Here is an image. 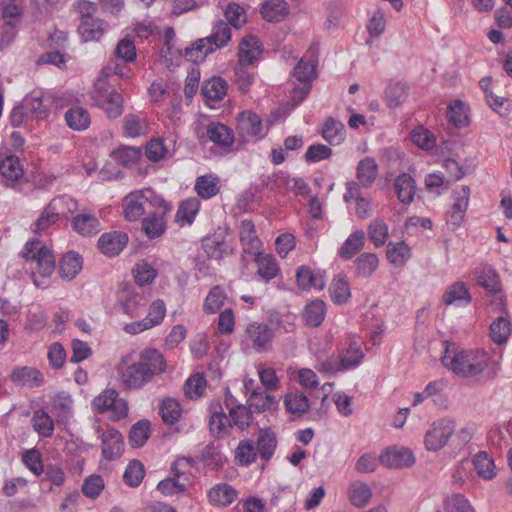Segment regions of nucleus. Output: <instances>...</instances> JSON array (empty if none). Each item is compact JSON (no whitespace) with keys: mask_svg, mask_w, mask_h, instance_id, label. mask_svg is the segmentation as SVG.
<instances>
[{"mask_svg":"<svg viewBox=\"0 0 512 512\" xmlns=\"http://www.w3.org/2000/svg\"><path fill=\"white\" fill-rule=\"evenodd\" d=\"M441 362L459 377L475 379L483 374L494 377L498 371L490 354L483 349L450 350L446 347Z\"/></svg>","mask_w":512,"mask_h":512,"instance_id":"1","label":"nucleus"},{"mask_svg":"<svg viewBox=\"0 0 512 512\" xmlns=\"http://www.w3.org/2000/svg\"><path fill=\"white\" fill-rule=\"evenodd\" d=\"M128 359L123 357L118 366L121 383L127 389H141L166 369V361L156 349L142 351L137 361L129 363Z\"/></svg>","mask_w":512,"mask_h":512,"instance_id":"2","label":"nucleus"},{"mask_svg":"<svg viewBox=\"0 0 512 512\" xmlns=\"http://www.w3.org/2000/svg\"><path fill=\"white\" fill-rule=\"evenodd\" d=\"M21 255L31 271L36 286H41L43 284L41 279L50 277L55 270V257L52 251L38 239L28 241Z\"/></svg>","mask_w":512,"mask_h":512,"instance_id":"3","label":"nucleus"},{"mask_svg":"<svg viewBox=\"0 0 512 512\" xmlns=\"http://www.w3.org/2000/svg\"><path fill=\"white\" fill-rule=\"evenodd\" d=\"M231 39V29L227 22L218 21L210 36L197 40L184 49L183 57L191 62L203 61L206 56L228 44Z\"/></svg>","mask_w":512,"mask_h":512,"instance_id":"4","label":"nucleus"},{"mask_svg":"<svg viewBox=\"0 0 512 512\" xmlns=\"http://www.w3.org/2000/svg\"><path fill=\"white\" fill-rule=\"evenodd\" d=\"M317 53L318 46L312 45L293 69L292 78L300 84L290 93L294 105L300 104L310 93L311 83L317 77Z\"/></svg>","mask_w":512,"mask_h":512,"instance_id":"5","label":"nucleus"},{"mask_svg":"<svg viewBox=\"0 0 512 512\" xmlns=\"http://www.w3.org/2000/svg\"><path fill=\"white\" fill-rule=\"evenodd\" d=\"M159 206L164 210H170V205L152 189L146 188L142 190L132 191L123 199L124 217L128 221L139 220L146 211V206Z\"/></svg>","mask_w":512,"mask_h":512,"instance_id":"6","label":"nucleus"},{"mask_svg":"<svg viewBox=\"0 0 512 512\" xmlns=\"http://www.w3.org/2000/svg\"><path fill=\"white\" fill-rule=\"evenodd\" d=\"M456 423L453 418H441L434 421L424 436V445L428 451H439L445 447L454 434Z\"/></svg>","mask_w":512,"mask_h":512,"instance_id":"7","label":"nucleus"},{"mask_svg":"<svg viewBox=\"0 0 512 512\" xmlns=\"http://www.w3.org/2000/svg\"><path fill=\"white\" fill-rule=\"evenodd\" d=\"M92 100L111 119L118 118L123 113L122 95L104 83L95 85Z\"/></svg>","mask_w":512,"mask_h":512,"instance_id":"8","label":"nucleus"},{"mask_svg":"<svg viewBox=\"0 0 512 512\" xmlns=\"http://www.w3.org/2000/svg\"><path fill=\"white\" fill-rule=\"evenodd\" d=\"M93 409L98 413H109L113 421L123 419L128 414V405L124 399L118 397L114 389H106L92 401Z\"/></svg>","mask_w":512,"mask_h":512,"instance_id":"9","label":"nucleus"},{"mask_svg":"<svg viewBox=\"0 0 512 512\" xmlns=\"http://www.w3.org/2000/svg\"><path fill=\"white\" fill-rule=\"evenodd\" d=\"M237 131L245 141L257 140L264 136L261 118L251 111H244L239 114Z\"/></svg>","mask_w":512,"mask_h":512,"instance_id":"10","label":"nucleus"},{"mask_svg":"<svg viewBox=\"0 0 512 512\" xmlns=\"http://www.w3.org/2000/svg\"><path fill=\"white\" fill-rule=\"evenodd\" d=\"M246 334L257 352L267 351L274 337L273 330L266 324L259 322L249 323L246 327Z\"/></svg>","mask_w":512,"mask_h":512,"instance_id":"11","label":"nucleus"},{"mask_svg":"<svg viewBox=\"0 0 512 512\" xmlns=\"http://www.w3.org/2000/svg\"><path fill=\"white\" fill-rule=\"evenodd\" d=\"M470 188L468 186H461L453 192L454 204L447 218V223L453 229L460 226L469 205Z\"/></svg>","mask_w":512,"mask_h":512,"instance_id":"12","label":"nucleus"},{"mask_svg":"<svg viewBox=\"0 0 512 512\" xmlns=\"http://www.w3.org/2000/svg\"><path fill=\"white\" fill-rule=\"evenodd\" d=\"M379 461L387 468H403L411 466L415 462V457L407 448L391 447L380 454Z\"/></svg>","mask_w":512,"mask_h":512,"instance_id":"13","label":"nucleus"},{"mask_svg":"<svg viewBox=\"0 0 512 512\" xmlns=\"http://www.w3.org/2000/svg\"><path fill=\"white\" fill-rule=\"evenodd\" d=\"M225 405L229 411V417L231 421L239 429L243 430L252 423V414L254 413L253 409L249 407L248 404L235 405V399L228 390L226 391Z\"/></svg>","mask_w":512,"mask_h":512,"instance_id":"14","label":"nucleus"},{"mask_svg":"<svg viewBox=\"0 0 512 512\" xmlns=\"http://www.w3.org/2000/svg\"><path fill=\"white\" fill-rule=\"evenodd\" d=\"M239 239L245 254L256 255L262 248L255 225L250 220H242L239 225Z\"/></svg>","mask_w":512,"mask_h":512,"instance_id":"15","label":"nucleus"},{"mask_svg":"<svg viewBox=\"0 0 512 512\" xmlns=\"http://www.w3.org/2000/svg\"><path fill=\"white\" fill-rule=\"evenodd\" d=\"M128 236L120 231L104 233L98 239L100 251L108 257L118 255L127 245Z\"/></svg>","mask_w":512,"mask_h":512,"instance_id":"16","label":"nucleus"},{"mask_svg":"<svg viewBox=\"0 0 512 512\" xmlns=\"http://www.w3.org/2000/svg\"><path fill=\"white\" fill-rule=\"evenodd\" d=\"M157 211L150 213L142 220V230L149 239L161 237L166 231L165 214L168 210L156 206Z\"/></svg>","mask_w":512,"mask_h":512,"instance_id":"17","label":"nucleus"},{"mask_svg":"<svg viewBox=\"0 0 512 512\" xmlns=\"http://www.w3.org/2000/svg\"><path fill=\"white\" fill-rule=\"evenodd\" d=\"M102 454L107 460H114L121 456L124 449L122 435L116 429H108L102 436Z\"/></svg>","mask_w":512,"mask_h":512,"instance_id":"18","label":"nucleus"},{"mask_svg":"<svg viewBox=\"0 0 512 512\" xmlns=\"http://www.w3.org/2000/svg\"><path fill=\"white\" fill-rule=\"evenodd\" d=\"M472 297L469 289L463 282H455L443 294V302L445 305H454L457 307L467 306L471 303Z\"/></svg>","mask_w":512,"mask_h":512,"instance_id":"19","label":"nucleus"},{"mask_svg":"<svg viewBox=\"0 0 512 512\" xmlns=\"http://www.w3.org/2000/svg\"><path fill=\"white\" fill-rule=\"evenodd\" d=\"M206 133L207 138L218 146L228 148L234 143L233 131L222 123H209Z\"/></svg>","mask_w":512,"mask_h":512,"instance_id":"20","label":"nucleus"},{"mask_svg":"<svg viewBox=\"0 0 512 512\" xmlns=\"http://www.w3.org/2000/svg\"><path fill=\"white\" fill-rule=\"evenodd\" d=\"M72 227L82 236H92L101 230L99 220L91 213H80L73 217Z\"/></svg>","mask_w":512,"mask_h":512,"instance_id":"21","label":"nucleus"},{"mask_svg":"<svg viewBox=\"0 0 512 512\" xmlns=\"http://www.w3.org/2000/svg\"><path fill=\"white\" fill-rule=\"evenodd\" d=\"M149 131L148 121L145 116L127 114L123 119V133L128 138L144 136Z\"/></svg>","mask_w":512,"mask_h":512,"instance_id":"22","label":"nucleus"},{"mask_svg":"<svg viewBox=\"0 0 512 512\" xmlns=\"http://www.w3.org/2000/svg\"><path fill=\"white\" fill-rule=\"evenodd\" d=\"M11 378L14 383L30 388L38 387L44 381V376L39 370L27 366L14 369Z\"/></svg>","mask_w":512,"mask_h":512,"instance_id":"23","label":"nucleus"},{"mask_svg":"<svg viewBox=\"0 0 512 512\" xmlns=\"http://www.w3.org/2000/svg\"><path fill=\"white\" fill-rule=\"evenodd\" d=\"M365 233L363 230L352 232L338 250V255L344 260L352 259L360 252L365 244Z\"/></svg>","mask_w":512,"mask_h":512,"instance_id":"24","label":"nucleus"},{"mask_svg":"<svg viewBox=\"0 0 512 512\" xmlns=\"http://www.w3.org/2000/svg\"><path fill=\"white\" fill-rule=\"evenodd\" d=\"M237 495V491L226 483L217 484L208 492L209 501L214 506H228L236 500Z\"/></svg>","mask_w":512,"mask_h":512,"instance_id":"25","label":"nucleus"},{"mask_svg":"<svg viewBox=\"0 0 512 512\" xmlns=\"http://www.w3.org/2000/svg\"><path fill=\"white\" fill-rule=\"evenodd\" d=\"M378 175V165L374 158L365 157L357 165V180L364 188H369L374 183Z\"/></svg>","mask_w":512,"mask_h":512,"instance_id":"26","label":"nucleus"},{"mask_svg":"<svg viewBox=\"0 0 512 512\" xmlns=\"http://www.w3.org/2000/svg\"><path fill=\"white\" fill-rule=\"evenodd\" d=\"M187 464L186 459H178L174 462L172 466V470L174 471L175 477H169L162 481H160L157 485L158 491H160L165 496H171L182 492L185 489V483L179 481L180 472L178 467Z\"/></svg>","mask_w":512,"mask_h":512,"instance_id":"27","label":"nucleus"},{"mask_svg":"<svg viewBox=\"0 0 512 512\" xmlns=\"http://www.w3.org/2000/svg\"><path fill=\"white\" fill-rule=\"evenodd\" d=\"M0 175L7 185L16 183L24 175L23 167L16 156H8L0 162Z\"/></svg>","mask_w":512,"mask_h":512,"instance_id":"28","label":"nucleus"},{"mask_svg":"<svg viewBox=\"0 0 512 512\" xmlns=\"http://www.w3.org/2000/svg\"><path fill=\"white\" fill-rule=\"evenodd\" d=\"M326 316V304L316 299L308 303L302 313L304 323L309 327H318Z\"/></svg>","mask_w":512,"mask_h":512,"instance_id":"29","label":"nucleus"},{"mask_svg":"<svg viewBox=\"0 0 512 512\" xmlns=\"http://www.w3.org/2000/svg\"><path fill=\"white\" fill-rule=\"evenodd\" d=\"M195 191L203 199H210L220 191V179L215 174L199 176L195 182Z\"/></svg>","mask_w":512,"mask_h":512,"instance_id":"30","label":"nucleus"},{"mask_svg":"<svg viewBox=\"0 0 512 512\" xmlns=\"http://www.w3.org/2000/svg\"><path fill=\"white\" fill-rule=\"evenodd\" d=\"M289 13L285 0H267L261 7L262 17L269 22H280Z\"/></svg>","mask_w":512,"mask_h":512,"instance_id":"31","label":"nucleus"},{"mask_svg":"<svg viewBox=\"0 0 512 512\" xmlns=\"http://www.w3.org/2000/svg\"><path fill=\"white\" fill-rule=\"evenodd\" d=\"M202 247L206 255L215 260L222 259L228 251V245L222 233H215L205 237L202 241Z\"/></svg>","mask_w":512,"mask_h":512,"instance_id":"32","label":"nucleus"},{"mask_svg":"<svg viewBox=\"0 0 512 512\" xmlns=\"http://www.w3.org/2000/svg\"><path fill=\"white\" fill-rule=\"evenodd\" d=\"M348 498L354 507L363 508L370 502L372 490L366 483L354 481L348 487Z\"/></svg>","mask_w":512,"mask_h":512,"instance_id":"33","label":"nucleus"},{"mask_svg":"<svg viewBox=\"0 0 512 512\" xmlns=\"http://www.w3.org/2000/svg\"><path fill=\"white\" fill-rule=\"evenodd\" d=\"M298 286L302 289L315 288L322 290L325 287V279L321 273H313L307 266H300L296 272Z\"/></svg>","mask_w":512,"mask_h":512,"instance_id":"34","label":"nucleus"},{"mask_svg":"<svg viewBox=\"0 0 512 512\" xmlns=\"http://www.w3.org/2000/svg\"><path fill=\"white\" fill-rule=\"evenodd\" d=\"M82 257L76 252L65 254L59 264L61 278L72 280L82 269Z\"/></svg>","mask_w":512,"mask_h":512,"instance_id":"35","label":"nucleus"},{"mask_svg":"<svg viewBox=\"0 0 512 512\" xmlns=\"http://www.w3.org/2000/svg\"><path fill=\"white\" fill-rule=\"evenodd\" d=\"M477 284L490 293H498L501 290L499 275L490 266H484L475 272Z\"/></svg>","mask_w":512,"mask_h":512,"instance_id":"36","label":"nucleus"},{"mask_svg":"<svg viewBox=\"0 0 512 512\" xmlns=\"http://www.w3.org/2000/svg\"><path fill=\"white\" fill-rule=\"evenodd\" d=\"M400 202L410 204L414 200L416 185L414 179L406 173L399 175L394 183Z\"/></svg>","mask_w":512,"mask_h":512,"instance_id":"37","label":"nucleus"},{"mask_svg":"<svg viewBox=\"0 0 512 512\" xmlns=\"http://www.w3.org/2000/svg\"><path fill=\"white\" fill-rule=\"evenodd\" d=\"M159 411L165 424L174 425L180 420L183 408L177 399L169 397L161 401Z\"/></svg>","mask_w":512,"mask_h":512,"instance_id":"38","label":"nucleus"},{"mask_svg":"<svg viewBox=\"0 0 512 512\" xmlns=\"http://www.w3.org/2000/svg\"><path fill=\"white\" fill-rule=\"evenodd\" d=\"M277 400L274 395L269 393V390L260 389L253 391L248 396L247 404L253 409L255 413H261L271 409L276 405Z\"/></svg>","mask_w":512,"mask_h":512,"instance_id":"39","label":"nucleus"},{"mask_svg":"<svg viewBox=\"0 0 512 512\" xmlns=\"http://www.w3.org/2000/svg\"><path fill=\"white\" fill-rule=\"evenodd\" d=\"M379 259L375 253L365 252L354 261L355 274L357 277L368 278L378 268Z\"/></svg>","mask_w":512,"mask_h":512,"instance_id":"40","label":"nucleus"},{"mask_svg":"<svg viewBox=\"0 0 512 512\" xmlns=\"http://www.w3.org/2000/svg\"><path fill=\"white\" fill-rule=\"evenodd\" d=\"M260 52L258 38L255 36L246 37L239 46V62L243 65H251L258 58Z\"/></svg>","mask_w":512,"mask_h":512,"instance_id":"41","label":"nucleus"},{"mask_svg":"<svg viewBox=\"0 0 512 512\" xmlns=\"http://www.w3.org/2000/svg\"><path fill=\"white\" fill-rule=\"evenodd\" d=\"M473 465L479 477L484 480H491L496 475L494 460L487 452H478L473 458Z\"/></svg>","mask_w":512,"mask_h":512,"instance_id":"42","label":"nucleus"},{"mask_svg":"<svg viewBox=\"0 0 512 512\" xmlns=\"http://www.w3.org/2000/svg\"><path fill=\"white\" fill-rule=\"evenodd\" d=\"M322 137L331 145H339L345 139V126L340 121L328 118L322 129Z\"/></svg>","mask_w":512,"mask_h":512,"instance_id":"43","label":"nucleus"},{"mask_svg":"<svg viewBox=\"0 0 512 512\" xmlns=\"http://www.w3.org/2000/svg\"><path fill=\"white\" fill-rule=\"evenodd\" d=\"M408 87L401 82H390L384 91V100L389 108L402 105L407 98Z\"/></svg>","mask_w":512,"mask_h":512,"instance_id":"44","label":"nucleus"},{"mask_svg":"<svg viewBox=\"0 0 512 512\" xmlns=\"http://www.w3.org/2000/svg\"><path fill=\"white\" fill-rule=\"evenodd\" d=\"M105 22L100 19L81 20L78 31L83 41H98L105 31Z\"/></svg>","mask_w":512,"mask_h":512,"instance_id":"45","label":"nucleus"},{"mask_svg":"<svg viewBox=\"0 0 512 512\" xmlns=\"http://www.w3.org/2000/svg\"><path fill=\"white\" fill-rule=\"evenodd\" d=\"M65 120L67 125L75 131L86 130L91 123L88 111L79 106L67 110Z\"/></svg>","mask_w":512,"mask_h":512,"instance_id":"46","label":"nucleus"},{"mask_svg":"<svg viewBox=\"0 0 512 512\" xmlns=\"http://www.w3.org/2000/svg\"><path fill=\"white\" fill-rule=\"evenodd\" d=\"M448 122L457 127L462 128L469 124L468 108L460 100L452 101L447 109Z\"/></svg>","mask_w":512,"mask_h":512,"instance_id":"47","label":"nucleus"},{"mask_svg":"<svg viewBox=\"0 0 512 512\" xmlns=\"http://www.w3.org/2000/svg\"><path fill=\"white\" fill-rule=\"evenodd\" d=\"M255 256L257 264V271L261 278L270 281L277 276L279 271L276 260L268 254H263L260 251Z\"/></svg>","mask_w":512,"mask_h":512,"instance_id":"48","label":"nucleus"},{"mask_svg":"<svg viewBox=\"0 0 512 512\" xmlns=\"http://www.w3.org/2000/svg\"><path fill=\"white\" fill-rule=\"evenodd\" d=\"M364 357L361 345L358 341H351L348 348L342 351L340 355V365L343 370L355 368L360 364Z\"/></svg>","mask_w":512,"mask_h":512,"instance_id":"49","label":"nucleus"},{"mask_svg":"<svg viewBox=\"0 0 512 512\" xmlns=\"http://www.w3.org/2000/svg\"><path fill=\"white\" fill-rule=\"evenodd\" d=\"M512 333L511 321L503 316L498 317L490 324V336L496 344H504Z\"/></svg>","mask_w":512,"mask_h":512,"instance_id":"50","label":"nucleus"},{"mask_svg":"<svg viewBox=\"0 0 512 512\" xmlns=\"http://www.w3.org/2000/svg\"><path fill=\"white\" fill-rule=\"evenodd\" d=\"M33 429L41 437H51L54 432V421L51 416L44 410L38 409L33 413L31 419Z\"/></svg>","mask_w":512,"mask_h":512,"instance_id":"51","label":"nucleus"},{"mask_svg":"<svg viewBox=\"0 0 512 512\" xmlns=\"http://www.w3.org/2000/svg\"><path fill=\"white\" fill-rule=\"evenodd\" d=\"M200 205V201L196 197L182 201L176 213V220L182 225L192 224L200 210Z\"/></svg>","mask_w":512,"mask_h":512,"instance_id":"52","label":"nucleus"},{"mask_svg":"<svg viewBox=\"0 0 512 512\" xmlns=\"http://www.w3.org/2000/svg\"><path fill=\"white\" fill-rule=\"evenodd\" d=\"M330 294L334 303L343 304L348 301L351 292L346 276L338 274L334 277L330 286Z\"/></svg>","mask_w":512,"mask_h":512,"instance_id":"53","label":"nucleus"},{"mask_svg":"<svg viewBox=\"0 0 512 512\" xmlns=\"http://www.w3.org/2000/svg\"><path fill=\"white\" fill-rule=\"evenodd\" d=\"M227 91V83L220 77H213L206 80L201 88L204 97L211 100H221Z\"/></svg>","mask_w":512,"mask_h":512,"instance_id":"54","label":"nucleus"},{"mask_svg":"<svg viewBox=\"0 0 512 512\" xmlns=\"http://www.w3.org/2000/svg\"><path fill=\"white\" fill-rule=\"evenodd\" d=\"M411 256V249L405 242L389 243L387 258L395 266L404 265Z\"/></svg>","mask_w":512,"mask_h":512,"instance_id":"55","label":"nucleus"},{"mask_svg":"<svg viewBox=\"0 0 512 512\" xmlns=\"http://www.w3.org/2000/svg\"><path fill=\"white\" fill-rule=\"evenodd\" d=\"M231 427V419H229L223 411L212 413L209 421V429L215 437H224L229 433Z\"/></svg>","mask_w":512,"mask_h":512,"instance_id":"56","label":"nucleus"},{"mask_svg":"<svg viewBox=\"0 0 512 512\" xmlns=\"http://www.w3.org/2000/svg\"><path fill=\"white\" fill-rule=\"evenodd\" d=\"M58 203L59 201H50V203L46 206V208L43 210L39 218L37 219L35 223V229L34 231L36 233L45 230L52 224L56 223L59 219V212H58Z\"/></svg>","mask_w":512,"mask_h":512,"instance_id":"57","label":"nucleus"},{"mask_svg":"<svg viewBox=\"0 0 512 512\" xmlns=\"http://www.w3.org/2000/svg\"><path fill=\"white\" fill-rule=\"evenodd\" d=\"M226 298V293L220 286L212 287L205 298L203 310L208 314H215L222 308Z\"/></svg>","mask_w":512,"mask_h":512,"instance_id":"58","label":"nucleus"},{"mask_svg":"<svg viewBox=\"0 0 512 512\" xmlns=\"http://www.w3.org/2000/svg\"><path fill=\"white\" fill-rule=\"evenodd\" d=\"M286 410L291 414L301 415L309 409V400L301 392H290L285 396Z\"/></svg>","mask_w":512,"mask_h":512,"instance_id":"59","label":"nucleus"},{"mask_svg":"<svg viewBox=\"0 0 512 512\" xmlns=\"http://www.w3.org/2000/svg\"><path fill=\"white\" fill-rule=\"evenodd\" d=\"M275 434L269 430H260L257 439V448L262 459H270L276 449Z\"/></svg>","mask_w":512,"mask_h":512,"instance_id":"60","label":"nucleus"},{"mask_svg":"<svg viewBox=\"0 0 512 512\" xmlns=\"http://www.w3.org/2000/svg\"><path fill=\"white\" fill-rule=\"evenodd\" d=\"M444 512H475L470 501L462 494H452L443 501Z\"/></svg>","mask_w":512,"mask_h":512,"instance_id":"61","label":"nucleus"},{"mask_svg":"<svg viewBox=\"0 0 512 512\" xmlns=\"http://www.w3.org/2000/svg\"><path fill=\"white\" fill-rule=\"evenodd\" d=\"M370 241L376 246H383L388 238V226L383 219L376 218L368 226Z\"/></svg>","mask_w":512,"mask_h":512,"instance_id":"62","label":"nucleus"},{"mask_svg":"<svg viewBox=\"0 0 512 512\" xmlns=\"http://www.w3.org/2000/svg\"><path fill=\"white\" fill-rule=\"evenodd\" d=\"M150 423L147 420H141L135 423L129 434V442L132 447L143 446L149 438Z\"/></svg>","mask_w":512,"mask_h":512,"instance_id":"63","label":"nucleus"},{"mask_svg":"<svg viewBox=\"0 0 512 512\" xmlns=\"http://www.w3.org/2000/svg\"><path fill=\"white\" fill-rule=\"evenodd\" d=\"M145 475L144 466L138 460H132L126 467L123 475L124 482L130 487H137L141 484Z\"/></svg>","mask_w":512,"mask_h":512,"instance_id":"64","label":"nucleus"}]
</instances>
